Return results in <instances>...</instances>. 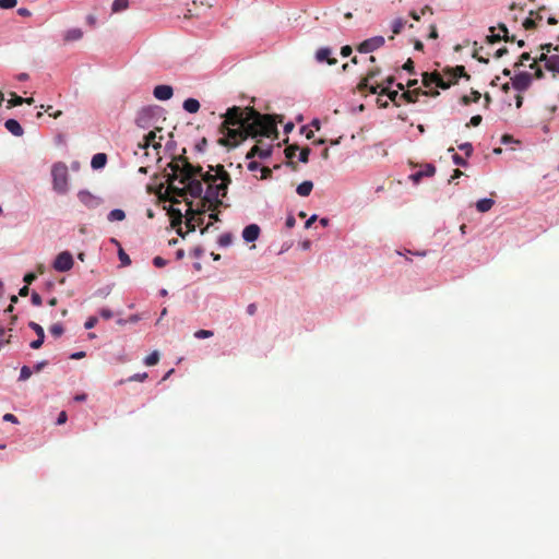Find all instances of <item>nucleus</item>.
<instances>
[{
	"mask_svg": "<svg viewBox=\"0 0 559 559\" xmlns=\"http://www.w3.org/2000/svg\"><path fill=\"white\" fill-rule=\"evenodd\" d=\"M78 198L80 202L88 209H95L102 202V200L98 197H95L94 194L86 190L79 191Z\"/></svg>",
	"mask_w": 559,
	"mask_h": 559,
	"instance_id": "13",
	"label": "nucleus"
},
{
	"mask_svg": "<svg viewBox=\"0 0 559 559\" xmlns=\"http://www.w3.org/2000/svg\"><path fill=\"white\" fill-rule=\"evenodd\" d=\"M49 331L55 337H59L63 334V326L60 323H56L50 326Z\"/></svg>",
	"mask_w": 559,
	"mask_h": 559,
	"instance_id": "44",
	"label": "nucleus"
},
{
	"mask_svg": "<svg viewBox=\"0 0 559 559\" xmlns=\"http://www.w3.org/2000/svg\"><path fill=\"white\" fill-rule=\"evenodd\" d=\"M197 338H209L213 336V331L210 330H199L194 333Z\"/></svg>",
	"mask_w": 559,
	"mask_h": 559,
	"instance_id": "48",
	"label": "nucleus"
},
{
	"mask_svg": "<svg viewBox=\"0 0 559 559\" xmlns=\"http://www.w3.org/2000/svg\"><path fill=\"white\" fill-rule=\"evenodd\" d=\"M512 86L520 93L530 88L533 75L527 72H520L511 78Z\"/></svg>",
	"mask_w": 559,
	"mask_h": 559,
	"instance_id": "9",
	"label": "nucleus"
},
{
	"mask_svg": "<svg viewBox=\"0 0 559 559\" xmlns=\"http://www.w3.org/2000/svg\"><path fill=\"white\" fill-rule=\"evenodd\" d=\"M537 23L536 20H533L531 17H527L523 22V27L527 31L536 28Z\"/></svg>",
	"mask_w": 559,
	"mask_h": 559,
	"instance_id": "51",
	"label": "nucleus"
},
{
	"mask_svg": "<svg viewBox=\"0 0 559 559\" xmlns=\"http://www.w3.org/2000/svg\"><path fill=\"white\" fill-rule=\"evenodd\" d=\"M547 70L559 73V55L550 56V63L547 64Z\"/></svg>",
	"mask_w": 559,
	"mask_h": 559,
	"instance_id": "31",
	"label": "nucleus"
},
{
	"mask_svg": "<svg viewBox=\"0 0 559 559\" xmlns=\"http://www.w3.org/2000/svg\"><path fill=\"white\" fill-rule=\"evenodd\" d=\"M445 75L455 84L460 78H464L469 80L471 76L465 72V68L463 66H456L454 68H448L444 70Z\"/></svg>",
	"mask_w": 559,
	"mask_h": 559,
	"instance_id": "14",
	"label": "nucleus"
},
{
	"mask_svg": "<svg viewBox=\"0 0 559 559\" xmlns=\"http://www.w3.org/2000/svg\"><path fill=\"white\" fill-rule=\"evenodd\" d=\"M530 69L534 70V76L536 79H543L545 76L544 71L542 68L537 64V60H533V62L530 64Z\"/></svg>",
	"mask_w": 559,
	"mask_h": 559,
	"instance_id": "33",
	"label": "nucleus"
},
{
	"mask_svg": "<svg viewBox=\"0 0 559 559\" xmlns=\"http://www.w3.org/2000/svg\"><path fill=\"white\" fill-rule=\"evenodd\" d=\"M221 205H223L222 200H213L210 195L205 194L201 198L200 206L194 210L195 215H204L207 211L214 212Z\"/></svg>",
	"mask_w": 559,
	"mask_h": 559,
	"instance_id": "7",
	"label": "nucleus"
},
{
	"mask_svg": "<svg viewBox=\"0 0 559 559\" xmlns=\"http://www.w3.org/2000/svg\"><path fill=\"white\" fill-rule=\"evenodd\" d=\"M17 0H0L1 9H12L16 5Z\"/></svg>",
	"mask_w": 559,
	"mask_h": 559,
	"instance_id": "52",
	"label": "nucleus"
},
{
	"mask_svg": "<svg viewBox=\"0 0 559 559\" xmlns=\"http://www.w3.org/2000/svg\"><path fill=\"white\" fill-rule=\"evenodd\" d=\"M472 95H473V99H469V96H467V95L462 96V98H461L462 104L469 105L472 102L476 103V102L479 100V98H480V93L479 92L474 91L472 93Z\"/></svg>",
	"mask_w": 559,
	"mask_h": 559,
	"instance_id": "37",
	"label": "nucleus"
},
{
	"mask_svg": "<svg viewBox=\"0 0 559 559\" xmlns=\"http://www.w3.org/2000/svg\"><path fill=\"white\" fill-rule=\"evenodd\" d=\"M97 323V318L96 317H90L86 322L84 323V328L86 330H90V329H93Z\"/></svg>",
	"mask_w": 559,
	"mask_h": 559,
	"instance_id": "59",
	"label": "nucleus"
},
{
	"mask_svg": "<svg viewBox=\"0 0 559 559\" xmlns=\"http://www.w3.org/2000/svg\"><path fill=\"white\" fill-rule=\"evenodd\" d=\"M424 177H432L436 174V167L432 164H425L423 170H419Z\"/></svg>",
	"mask_w": 559,
	"mask_h": 559,
	"instance_id": "35",
	"label": "nucleus"
},
{
	"mask_svg": "<svg viewBox=\"0 0 559 559\" xmlns=\"http://www.w3.org/2000/svg\"><path fill=\"white\" fill-rule=\"evenodd\" d=\"M118 257L122 266H128L131 264L130 257L123 251V249H119Z\"/></svg>",
	"mask_w": 559,
	"mask_h": 559,
	"instance_id": "43",
	"label": "nucleus"
},
{
	"mask_svg": "<svg viewBox=\"0 0 559 559\" xmlns=\"http://www.w3.org/2000/svg\"><path fill=\"white\" fill-rule=\"evenodd\" d=\"M221 117L224 120L219 132L224 136L218 140V143L223 146H237L248 138L277 139V123L282 122V116L261 114L253 107L233 106Z\"/></svg>",
	"mask_w": 559,
	"mask_h": 559,
	"instance_id": "1",
	"label": "nucleus"
},
{
	"mask_svg": "<svg viewBox=\"0 0 559 559\" xmlns=\"http://www.w3.org/2000/svg\"><path fill=\"white\" fill-rule=\"evenodd\" d=\"M402 68L411 74L415 73L414 61L412 59H407V61L403 64Z\"/></svg>",
	"mask_w": 559,
	"mask_h": 559,
	"instance_id": "56",
	"label": "nucleus"
},
{
	"mask_svg": "<svg viewBox=\"0 0 559 559\" xmlns=\"http://www.w3.org/2000/svg\"><path fill=\"white\" fill-rule=\"evenodd\" d=\"M260 231V227L257 224H250L242 230V238L247 242H253L259 238Z\"/></svg>",
	"mask_w": 559,
	"mask_h": 559,
	"instance_id": "16",
	"label": "nucleus"
},
{
	"mask_svg": "<svg viewBox=\"0 0 559 559\" xmlns=\"http://www.w3.org/2000/svg\"><path fill=\"white\" fill-rule=\"evenodd\" d=\"M83 37V31L81 28H71L66 32L63 39L64 41H75Z\"/></svg>",
	"mask_w": 559,
	"mask_h": 559,
	"instance_id": "23",
	"label": "nucleus"
},
{
	"mask_svg": "<svg viewBox=\"0 0 559 559\" xmlns=\"http://www.w3.org/2000/svg\"><path fill=\"white\" fill-rule=\"evenodd\" d=\"M32 373H33V371H32V369L28 366H23L21 368L19 380L20 381H25V380L31 378Z\"/></svg>",
	"mask_w": 559,
	"mask_h": 559,
	"instance_id": "41",
	"label": "nucleus"
},
{
	"mask_svg": "<svg viewBox=\"0 0 559 559\" xmlns=\"http://www.w3.org/2000/svg\"><path fill=\"white\" fill-rule=\"evenodd\" d=\"M73 257L69 251L59 253L53 261V269L58 272H68L73 267Z\"/></svg>",
	"mask_w": 559,
	"mask_h": 559,
	"instance_id": "6",
	"label": "nucleus"
},
{
	"mask_svg": "<svg viewBox=\"0 0 559 559\" xmlns=\"http://www.w3.org/2000/svg\"><path fill=\"white\" fill-rule=\"evenodd\" d=\"M435 79H437V86L442 88V90H447L449 88L452 84H454L450 79L449 81H444L443 78L441 75H435Z\"/></svg>",
	"mask_w": 559,
	"mask_h": 559,
	"instance_id": "36",
	"label": "nucleus"
},
{
	"mask_svg": "<svg viewBox=\"0 0 559 559\" xmlns=\"http://www.w3.org/2000/svg\"><path fill=\"white\" fill-rule=\"evenodd\" d=\"M435 75H440L438 72H424L423 73V84L425 87H430L432 84H437V79H435Z\"/></svg>",
	"mask_w": 559,
	"mask_h": 559,
	"instance_id": "27",
	"label": "nucleus"
},
{
	"mask_svg": "<svg viewBox=\"0 0 559 559\" xmlns=\"http://www.w3.org/2000/svg\"><path fill=\"white\" fill-rule=\"evenodd\" d=\"M540 49L545 51V53H549L551 52L552 50L555 51H559V46H554L552 44L548 43V44H543L540 45Z\"/></svg>",
	"mask_w": 559,
	"mask_h": 559,
	"instance_id": "53",
	"label": "nucleus"
},
{
	"mask_svg": "<svg viewBox=\"0 0 559 559\" xmlns=\"http://www.w3.org/2000/svg\"><path fill=\"white\" fill-rule=\"evenodd\" d=\"M28 326L37 334V340L31 342L29 346L33 349H38L41 347L44 340H45L44 329L41 328V325H39L38 323L33 322V321H31L28 323Z\"/></svg>",
	"mask_w": 559,
	"mask_h": 559,
	"instance_id": "15",
	"label": "nucleus"
},
{
	"mask_svg": "<svg viewBox=\"0 0 559 559\" xmlns=\"http://www.w3.org/2000/svg\"><path fill=\"white\" fill-rule=\"evenodd\" d=\"M4 127L14 136H22L24 134L23 128L21 127L20 122L15 119H8L4 123Z\"/></svg>",
	"mask_w": 559,
	"mask_h": 559,
	"instance_id": "19",
	"label": "nucleus"
},
{
	"mask_svg": "<svg viewBox=\"0 0 559 559\" xmlns=\"http://www.w3.org/2000/svg\"><path fill=\"white\" fill-rule=\"evenodd\" d=\"M260 171H261V179H269L272 177V170L269 167L263 166L260 168Z\"/></svg>",
	"mask_w": 559,
	"mask_h": 559,
	"instance_id": "60",
	"label": "nucleus"
},
{
	"mask_svg": "<svg viewBox=\"0 0 559 559\" xmlns=\"http://www.w3.org/2000/svg\"><path fill=\"white\" fill-rule=\"evenodd\" d=\"M41 302H43V299H41L40 295L35 293V292H33V294H32V304L34 306H40Z\"/></svg>",
	"mask_w": 559,
	"mask_h": 559,
	"instance_id": "64",
	"label": "nucleus"
},
{
	"mask_svg": "<svg viewBox=\"0 0 559 559\" xmlns=\"http://www.w3.org/2000/svg\"><path fill=\"white\" fill-rule=\"evenodd\" d=\"M310 148L309 147H305L302 150H300V153H299V160L301 163H308L309 160V155H310Z\"/></svg>",
	"mask_w": 559,
	"mask_h": 559,
	"instance_id": "49",
	"label": "nucleus"
},
{
	"mask_svg": "<svg viewBox=\"0 0 559 559\" xmlns=\"http://www.w3.org/2000/svg\"><path fill=\"white\" fill-rule=\"evenodd\" d=\"M495 204V201L492 199H481L479 201H477L476 203V209L478 212L480 213H485V212H488L492 205Z\"/></svg>",
	"mask_w": 559,
	"mask_h": 559,
	"instance_id": "26",
	"label": "nucleus"
},
{
	"mask_svg": "<svg viewBox=\"0 0 559 559\" xmlns=\"http://www.w3.org/2000/svg\"><path fill=\"white\" fill-rule=\"evenodd\" d=\"M424 178V175L420 173V171H417L415 174H412L409 176V179L414 182V183H419L420 180Z\"/></svg>",
	"mask_w": 559,
	"mask_h": 559,
	"instance_id": "63",
	"label": "nucleus"
},
{
	"mask_svg": "<svg viewBox=\"0 0 559 559\" xmlns=\"http://www.w3.org/2000/svg\"><path fill=\"white\" fill-rule=\"evenodd\" d=\"M147 378V373L146 372H143V373H135L133 376H131L130 378H128L127 381L131 382V381H139V382H142L144 381L145 379Z\"/></svg>",
	"mask_w": 559,
	"mask_h": 559,
	"instance_id": "54",
	"label": "nucleus"
},
{
	"mask_svg": "<svg viewBox=\"0 0 559 559\" xmlns=\"http://www.w3.org/2000/svg\"><path fill=\"white\" fill-rule=\"evenodd\" d=\"M452 158H453V163L455 165H457V166H463L464 167V166L467 165V162L461 155H459L456 153L453 154Z\"/></svg>",
	"mask_w": 559,
	"mask_h": 559,
	"instance_id": "57",
	"label": "nucleus"
},
{
	"mask_svg": "<svg viewBox=\"0 0 559 559\" xmlns=\"http://www.w3.org/2000/svg\"><path fill=\"white\" fill-rule=\"evenodd\" d=\"M186 148L182 154L175 156L168 164L171 173L167 175L168 189L177 197L189 193L193 198H201L203 183L195 177L202 174L201 166L192 165L186 157Z\"/></svg>",
	"mask_w": 559,
	"mask_h": 559,
	"instance_id": "2",
	"label": "nucleus"
},
{
	"mask_svg": "<svg viewBox=\"0 0 559 559\" xmlns=\"http://www.w3.org/2000/svg\"><path fill=\"white\" fill-rule=\"evenodd\" d=\"M316 58L318 61L323 62L326 61L329 64H335L337 60L335 58H331V49L330 48H320L317 51Z\"/></svg>",
	"mask_w": 559,
	"mask_h": 559,
	"instance_id": "20",
	"label": "nucleus"
},
{
	"mask_svg": "<svg viewBox=\"0 0 559 559\" xmlns=\"http://www.w3.org/2000/svg\"><path fill=\"white\" fill-rule=\"evenodd\" d=\"M261 144V141H258V144L253 145L251 150L247 153L246 158L252 159L255 156L260 157L261 159L269 158L272 154V146L267 145L263 147Z\"/></svg>",
	"mask_w": 559,
	"mask_h": 559,
	"instance_id": "10",
	"label": "nucleus"
},
{
	"mask_svg": "<svg viewBox=\"0 0 559 559\" xmlns=\"http://www.w3.org/2000/svg\"><path fill=\"white\" fill-rule=\"evenodd\" d=\"M189 205L190 207L186 213V226L188 228V231L192 233L195 230L197 227V224L194 222L197 215L194 214V210L191 207V203H189Z\"/></svg>",
	"mask_w": 559,
	"mask_h": 559,
	"instance_id": "21",
	"label": "nucleus"
},
{
	"mask_svg": "<svg viewBox=\"0 0 559 559\" xmlns=\"http://www.w3.org/2000/svg\"><path fill=\"white\" fill-rule=\"evenodd\" d=\"M385 43L383 36H374L359 44L357 50L361 53H369L381 48Z\"/></svg>",
	"mask_w": 559,
	"mask_h": 559,
	"instance_id": "8",
	"label": "nucleus"
},
{
	"mask_svg": "<svg viewBox=\"0 0 559 559\" xmlns=\"http://www.w3.org/2000/svg\"><path fill=\"white\" fill-rule=\"evenodd\" d=\"M51 177L53 191L58 194H66L69 191L68 166L62 162L53 164L51 168Z\"/></svg>",
	"mask_w": 559,
	"mask_h": 559,
	"instance_id": "3",
	"label": "nucleus"
},
{
	"mask_svg": "<svg viewBox=\"0 0 559 559\" xmlns=\"http://www.w3.org/2000/svg\"><path fill=\"white\" fill-rule=\"evenodd\" d=\"M459 148L463 151L466 156H471L473 153V145L469 142L460 144Z\"/></svg>",
	"mask_w": 559,
	"mask_h": 559,
	"instance_id": "47",
	"label": "nucleus"
},
{
	"mask_svg": "<svg viewBox=\"0 0 559 559\" xmlns=\"http://www.w3.org/2000/svg\"><path fill=\"white\" fill-rule=\"evenodd\" d=\"M124 217H126V214L120 209H115V210L110 211V213L108 214L109 222L123 221Z\"/></svg>",
	"mask_w": 559,
	"mask_h": 559,
	"instance_id": "29",
	"label": "nucleus"
},
{
	"mask_svg": "<svg viewBox=\"0 0 559 559\" xmlns=\"http://www.w3.org/2000/svg\"><path fill=\"white\" fill-rule=\"evenodd\" d=\"M160 130V128H156L155 130H152L146 135H144L143 142L139 143V147L146 150L147 147L153 146L154 150H159L162 147L160 141L163 140V136H159V141H155V139L156 132Z\"/></svg>",
	"mask_w": 559,
	"mask_h": 559,
	"instance_id": "11",
	"label": "nucleus"
},
{
	"mask_svg": "<svg viewBox=\"0 0 559 559\" xmlns=\"http://www.w3.org/2000/svg\"><path fill=\"white\" fill-rule=\"evenodd\" d=\"M481 121H483V118L480 115L473 116L469 120V123H467L466 127H469V126L477 127L481 123Z\"/></svg>",
	"mask_w": 559,
	"mask_h": 559,
	"instance_id": "58",
	"label": "nucleus"
},
{
	"mask_svg": "<svg viewBox=\"0 0 559 559\" xmlns=\"http://www.w3.org/2000/svg\"><path fill=\"white\" fill-rule=\"evenodd\" d=\"M36 278H37V275H36L35 273L31 272V273L25 274V276H24V278H23V280H24V282L26 283V285L28 286V285H31V284H32Z\"/></svg>",
	"mask_w": 559,
	"mask_h": 559,
	"instance_id": "62",
	"label": "nucleus"
},
{
	"mask_svg": "<svg viewBox=\"0 0 559 559\" xmlns=\"http://www.w3.org/2000/svg\"><path fill=\"white\" fill-rule=\"evenodd\" d=\"M107 163V156L104 153H97L92 157L91 166L94 169L103 168Z\"/></svg>",
	"mask_w": 559,
	"mask_h": 559,
	"instance_id": "22",
	"label": "nucleus"
},
{
	"mask_svg": "<svg viewBox=\"0 0 559 559\" xmlns=\"http://www.w3.org/2000/svg\"><path fill=\"white\" fill-rule=\"evenodd\" d=\"M423 94H427V92L421 91L420 88L407 90L400 95V99L404 100L405 103H416L419 95Z\"/></svg>",
	"mask_w": 559,
	"mask_h": 559,
	"instance_id": "18",
	"label": "nucleus"
},
{
	"mask_svg": "<svg viewBox=\"0 0 559 559\" xmlns=\"http://www.w3.org/2000/svg\"><path fill=\"white\" fill-rule=\"evenodd\" d=\"M489 32L491 34L486 37L487 43L495 44V43H498L500 40H503V37L500 34H495V27L493 26L489 27Z\"/></svg>",
	"mask_w": 559,
	"mask_h": 559,
	"instance_id": "32",
	"label": "nucleus"
},
{
	"mask_svg": "<svg viewBox=\"0 0 559 559\" xmlns=\"http://www.w3.org/2000/svg\"><path fill=\"white\" fill-rule=\"evenodd\" d=\"M406 24V21L402 17H399V19H395L393 22H392V32L394 35H399L402 29L404 28Z\"/></svg>",
	"mask_w": 559,
	"mask_h": 559,
	"instance_id": "30",
	"label": "nucleus"
},
{
	"mask_svg": "<svg viewBox=\"0 0 559 559\" xmlns=\"http://www.w3.org/2000/svg\"><path fill=\"white\" fill-rule=\"evenodd\" d=\"M183 109L190 114H194L200 109V103L194 98H187L183 102Z\"/></svg>",
	"mask_w": 559,
	"mask_h": 559,
	"instance_id": "25",
	"label": "nucleus"
},
{
	"mask_svg": "<svg viewBox=\"0 0 559 559\" xmlns=\"http://www.w3.org/2000/svg\"><path fill=\"white\" fill-rule=\"evenodd\" d=\"M298 150H299L298 145H288L284 151L286 158L293 159Z\"/></svg>",
	"mask_w": 559,
	"mask_h": 559,
	"instance_id": "42",
	"label": "nucleus"
},
{
	"mask_svg": "<svg viewBox=\"0 0 559 559\" xmlns=\"http://www.w3.org/2000/svg\"><path fill=\"white\" fill-rule=\"evenodd\" d=\"M129 7V0H114L111 11L118 13L127 10Z\"/></svg>",
	"mask_w": 559,
	"mask_h": 559,
	"instance_id": "28",
	"label": "nucleus"
},
{
	"mask_svg": "<svg viewBox=\"0 0 559 559\" xmlns=\"http://www.w3.org/2000/svg\"><path fill=\"white\" fill-rule=\"evenodd\" d=\"M312 189H313L312 181L306 180V181L301 182L300 185H298L296 192L300 197H308L311 193Z\"/></svg>",
	"mask_w": 559,
	"mask_h": 559,
	"instance_id": "24",
	"label": "nucleus"
},
{
	"mask_svg": "<svg viewBox=\"0 0 559 559\" xmlns=\"http://www.w3.org/2000/svg\"><path fill=\"white\" fill-rule=\"evenodd\" d=\"M173 214V226L176 227V226H179L182 222V214L179 210H173L171 212Z\"/></svg>",
	"mask_w": 559,
	"mask_h": 559,
	"instance_id": "45",
	"label": "nucleus"
},
{
	"mask_svg": "<svg viewBox=\"0 0 559 559\" xmlns=\"http://www.w3.org/2000/svg\"><path fill=\"white\" fill-rule=\"evenodd\" d=\"M203 182H216L217 180L231 181L229 174L225 170L223 165L210 166V170L199 174Z\"/></svg>",
	"mask_w": 559,
	"mask_h": 559,
	"instance_id": "4",
	"label": "nucleus"
},
{
	"mask_svg": "<svg viewBox=\"0 0 559 559\" xmlns=\"http://www.w3.org/2000/svg\"><path fill=\"white\" fill-rule=\"evenodd\" d=\"M153 264L156 267H164L167 264V261L164 258H162V257H155L153 259Z\"/></svg>",
	"mask_w": 559,
	"mask_h": 559,
	"instance_id": "61",
	"label": "nucleus"
},
{
	"mask_svg": "<svg viewBox=\"0 0 559 559\" xmlns=\"http://www.w3.org/2000/svg\"><path fill=\"white\" fill-rule=\"evenodd\" d=\"M370 93L371 94H378V96H383V95H386L391 102H393L396 106H400L401 105V100L400 99V95L399 94V91H392L390 90L389 87H381L379 85L377 86H371L370 87Z\"/></svg>",
	"mask_w": 559,
	"mask_h": 559,
	"instance_id": "12",
	"label": "nucleus"
},
{
	"mask_svg": "<svg viewBox=\"0 0 559 559\" xmlns=\"http://www.w3.org/2000/svg\"><path fill=\"white\" fill-rule=\"evenodd\" d=\"M218 243L223 247L229 246L231 243V235L230 234H224L219 237Z\"/></svg>",
	"mask_w": 559,
	"mask_h": 559,
	"instance_id": "50",
	"label": "nucleus"
},
{
	"mask_svg": "<svg viewBox=\"0 0 559 559\" xmlns=\"http://www.w3.org/2000/svg\"><path fill=\"white\" fill-rule=\"evenodd\" d=\"M369 79L367 76H365L364 79L360 80V82L358 83L357 85V88L359 92H364L366 90H368L370 92V87L372 85H369Z\"/></svg>",
	"mask_w": 559,
	"mask_h": 559,
	"instance_id": "46",
	"label": "nucleus"
},
{
	"mask_svg": "<svg viewBox=\"0 0 559 559\" xmlns=\"http://www.w3.org/2000/svg\"><path fill=\"white\" fill-rule=\"evenodd\" d=\"M158 360H159L158 352H153L148 356H146L144 362L147 366H154V365H156L158 362Z\"/></svg>",
	"mask_w": 559,
	"mask_h": 559,
	"instance_id": "34",
	"label": "nucleus"
},
{
	"mask_svg": "<svg viewBox=\"0 0 559 559\" xmlns=\"http://www.w3.org/2000/svg\"><path fill=\"white\" fill-rule=\"evenodd\" d=\"M534 58H532L531 53L530 52H523L521 56H520V59L518 62L514 63V68L515 69H519L520 67H522L524 64V62L526 61H530L532 60L533 61Z\"/></svg>",
	"mask_w": 559,
	"mask_h": 559,
	"instance_id": "39",
	"label": "nucleus"
},
{
	"mask_svg": "<svg viewBox=\"0 0 559 559\" xmlns=\"http://www.w3.org/2000/svg\"><path fill=\"white\" fill-rule=\"evenodd\" d=\"M174 91L169 85H157L153 91V95L155 98L159 100H168L173 97Z\"/></svg>",
	"mask_w": 559,
	"mask_h": 559,
	"instance_id": "17",
	"label": "nucleus"
},
{
	"mask_svg": "<svg viewBox=\"0 0 559 559\" xmlns=\"http://www.w3.org/2000/svg\"><path fill=\"white\" fill-rule=\"evenodd\" d=\"M533 60H537V63L538 62H545V68L547 69V64L550 63V57L545 53V52H542L538 57L534 58Z\"/></svg>",
	"mask_w": 559,
	"mask_h": 559,
	"instance_id": "55",
	"label": "nucleus"
},
{
	"mask_svg": "<svg viewBox=\"0 0 559 559\" xmlns=\"http://www.w3.org/2000/svg\"><path fill=\"white\" fill-rule=\"evenodd\" d=\"M498 28L501 31V33H503L502 37H503L504 41H514L515 40L514 36H509V31H508V27L506 26V24L500 23L498 25Z\"/></svg>",
	"mask_w": 559,
	"mask_h": 559,
	"instance_id": "40",
	"label": "nucleus"
},
{
	"mask_svg": "<svg viewBox=\"0 0 559 559\" xmlns=\"http://www.w3.org/2000/svg\"><path fill=\"white\" fill-rule=\"evenodd\" d=\"M231 181L228 180H221L219 183L216 182H206L207 183V191L206 194L210 195L213 200H222L221 198L226 197L228 185Z\"/></svg>",
	"mask_w": 559,
	"mask_h": 559,
	"instance_id": "5",
	"label": "nucleus"
},
{
	"mask_svg": "<svg viewBox=\"0 0 559 559\" xmlns=\"http://www.w3.org/2000/svg\"><path fill=\"white\" fill-rule=\"evenodd\" d=\"M12 98L8 102V108H11V107H15V106H20L22 104H24V98L12 93Z\"/></svg>",
	"mask_w": 559,
	"mask_h": 559,
	"instance_id": "38",
	"label": "nucleus"
}]
</instances>
